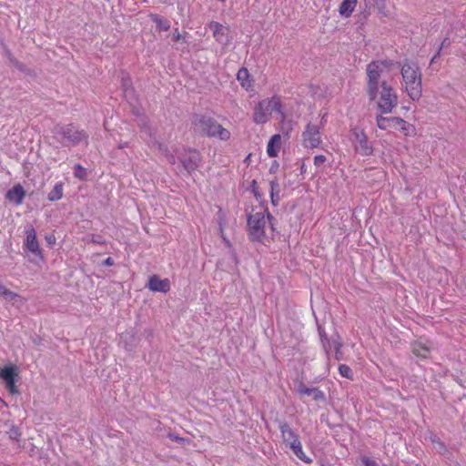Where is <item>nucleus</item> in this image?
I'll list each match as a JSON object with an SVG mask.
<instances>
[{"instance_id": "obj_19", "label": "nucleus", "mask_w": 466, "mask_h": 466, "mask_svg": "<svg viewBox=\"0 0 466 466\" xmlns=\"http://www.w3.org/2000/svg\"><path fill=\"white\" fill-rule=\"evenodd\" d=\"M237 80L239 82L241 87L245 90H249L253 86V79L246 67H241L237 73Z\"/></svg>"}, {"instance_id": "obj_37", "label": "nucleus", "mask_w": 466, "mask_h": 466, "mask_svg": "<svg viewBox=\"0 0 466 466\" xmlns=\"http://www.w3.org/2000/svg\"><path fill=\"white\" fill-rule=\"evenodd\" d=\"M21 436V433L19 432L18 430H15L12 433H11V438L16 440L17 441H19V437Z\"/></svg>"}, {"instance_id": "obj_16", "label": "nucleus", "mask_w": 466, "mask_h": 466, "mask_svg": "<svg viewBox=\"0 0 466 466\" xmlns=\"http://www.w3.org/2000/svg\"><path fill=\"white\" fill-rule=\"evenodd\" d=\"M25 191L21 184L15 185L11 189L6 192L5 198L10 202L15 205H21L24 201Z\"/></svg>"}, {"instance_id": "obj_41", "label": "nucleus", "mask_w": 466, "mask_h": 466, "mask_svg": "<svg viewBox=\"0 0 466 466\" xmlns=\"http://www.w3.org/2000/svg\"><path fill=\"white\" fill-rule=\"evenodd\" d=\"M125 147H127V143L119 145L118 148H124Z\"/></svg>"}, {"instance_id": "obj_21", "label": "nucleus", "mask_w": 466, "mask_h": 466, "mask_svg": "<svg viewBox=\"0 0 466 466\" xmlns=\"http://www.w3.org/2000/svg\"><path fill=\"white\" fill-rule=\"evenodd\" d=\"M358 0H344L339 7V13L343 17H350L355 10Z\"/></svg>"}, {"instance_id": "obj_18", "label": "nucleus", "mask_w": 466, "mask_h": 466, "mask_svg": "<svg viewBox=\"0 0 466 466\" xmlns=\"http://www.w3.org/2000/svg\"><path fill=\"white\" fill-rule=\"evenodd\" d=\"M412 353L421 359H427L431 353V345L427 341L416 340L412 344Z\"/></svg>"}, {"instance_id": "obj_25", "label": "nucleus", "mask_w": 466, "mask_h": 466, "mask_svg": "<svg viewBox=\"0 0 466 466\" xmlns=\"http://www.w3.org/2000/svg\"><path fill=\"white\" fill-rule=\"evenodd\" d=\"M157 149L158 153L167 158V160L171 164L174 165L176 163V157L175 156L170 152L167 145H164L162 143L157 144Z\"/></svg>"}, {"instance_id": "obj_3", "label": "nucleus", "mask_w": 466, "mask_h": 466, "mask_svg": "<svg viewBox=\"0 0 466 466\" xmlns=\"http://www.w3.org/2000/svg\"><path fill=\"white\" fill-rule=\"evenodd\" d=\"M400 66L404 90L411 100H419L422 93L420 67L415 62L408 59L400 63Z\"/></svg>"}, {"instance_id": "obj_31", "label": "nucleus", "mask_w": 466, "mask_h": 466, "mask_svg": "<svg viewBox=\"0 0 466 466\" xmlns=\"http://www.w3.org/2000/svg\"><path fill=\"white\" fill-rule=\"evenodd\" d=\"M339 372L344 378L352 379L351 369L346 364H340L339 366Z\"/></svg>"}, {"instance_id": "obj_20", "label": "nucleus", "mask_w": 466, "mask_h": 466, "mask_svg": "<svg viewBox=\"0 0 466 466\" xmlns=\"http://www.w3.org/2000/svg\"><path fill=\"white\" fill-rule=\"evenodd\" d=\"M289 448L292 451L294 455L301 461H303L307 464L312 463V459L309 458V456H307L303 451V447H302L300 439L295 442H291V444L289 446Z\"/></svg>"}, {"instance_id": "obj_40", "label": "nucleus", "mask_w": 466, "mask_h": 466, "mask_svg": "<svg viewBox=\"0 0 466 466\" xmlns=\"http://www.w3.org/2000/svg\"><path fill=\"white\" fill-rule=\"evenodd\" d=\"M105 264L107 265V266H112L113 265V259L111 258H107L105 260Z\"/></svg>"}, {"instance_id": "obj_13", "label": "nucleus", "mask_w": 466, "mask_h": 466, "mask_svg": "<svg viewBox=\"0 0 466 466\" xmlns=\"http://www.w3.org/2000/svg\"><path fill=\"white\" fill-rule=\"evenodd\" d=\"M147 287L153 292L167 293L170 290V281L168 279H160L157 275H152L148 279Z\"/></svg>"}, {"instance_id": "obj_6", "label": "nucleus", "mask_w": 466, "mask_h": 466, "mask_svg": "<svg viewBox=\"0 0 466 466\" xmlns=\"http://www.w3.org/2000/svg\"><path fill=\"white\" fill-rule=\"evenodd\" d=\"M56 134L59 137V140L66 146H76L82 142L87 144V133L74 124L56 127Z\"/></svg>"}, {"instance_id": "obj_23", "label": "nucleus", "mask_w": 466, "mask_h": 466, "mask_svg": "<svg viewBox=\"0 0 466 466\" xmlns=\"http://www.w3.org/2000/svg\"><path fill=\"white\" fill-rule=\"evenodd\" d=\"M383 114L377 116L376 122L377 126L381 130H386L390 127H393V123H395V119L397 116H390L386 117L382 116Z\"/></svg>"}, {"instance_id": "obj_27", "label": "nucleus", "mask_w": 466, "mask_h": 466, "mask_svg": "<svg viewBox=\"0 0 466 466\" xmlns=\"http://www.w3.org/2000/svg\"><path fill=\"white\" fill-rule=\"evenodd\" d=\"M151 20L157 25L158 30L160 31H167L170 28V23L167 20L163 19L158 15H150Z\"/></svg>"}, {"instance_id": "obj_15", "label": "nucleus", "mask_w": 466, "mask_h": 466, "mask_svg": "<svg viewBox=\"0 0 466 466\" xmlns=\"http://www.w3.org/2000/svg\"><path fill=\"white\" fill-rule=\"evenodd\" d=\"M282 147V137L279 134L273 135L267 144V155L269 157H277Z\"/></svg>"}, {"instance_id": "obj_10", "label": "nucleus", "mask_w": 466, "mask_h": 466, "mask_svg": "<svg viewBox=\"0 0 466 466\" xmlns=\"http://www.w3.org/2000/svg\"><path fill=\"white\" fill-rule=\"evenodd\" d=\"M201 162L200 153L194 149H187L185 150L182 157L181 163L184 168L187 172H192L196 170Z\"/></svg>"}, {"instance_id": "obj_29", "label": "nucleus", "mask_w": 466, "mask_h": 466, "mask_svg": "<svg viewBox=\"0 0 466 466\" xmlns=\"http://www.w3.org/2000/svg\"><path fill=\"white\" fill-rule=\"evenodd\" d=\"M0 295L5 296V297H10L11 299H18L21 302L25 301V298L19 296L17 293H15V292L9 290L7 288L3 286L1 283H0Z\"/></svg>"}, {"instance_id": "obj_36", "label": "nucleus", "mask_w": 466, "mask_h": 466, "mask_svg": "<svg viewBox=\"0 0 466 466\" xmlns=\"http://www.w3.org/2000/svg\"><path fill=\"white\" fill-rule=\"evenodd\" d=\"M173 39L175 41H180L183 39V35L180 34V32L178 31V29H175L174 33H173Z\"/></svg>"}, {"instance_id": "obj_33", "label": "nucleus", "mask_w": 466, "mask_h": 466, "mask_svg": "<svg viewBox=\"0 0 466 466\" xmlns=\"http://www.w3.org/2000/svg\"><path fill=\"white\" fill-rule=\"evenodd\" d=\"M361 461L364 466H379L375 461L366 456L361 458Z\"/></svg>"}, {"instance_id": "obj_28", "label": "nucleus", "mask_w": 466, "mask_h": 466, "mask_svg": "<svg viewBox=\"0 0 466 466\" xmlns=\"http://www.w3.org/2000/svg\"><path fill=\"white\" fill-rule=\"evenodd\" d=\"M318 330H319V335L320 343L322 345V348L325 350L326 354L329 355L330 341L328 338V335H327L324 328H322L321 326H319Z\"/></svg>"}, {"instance_id": "obj_1", "label": "nucleus", "mask_w": 466, "mask_h": 466, "mask_svg": "<svg viewBox=\"0 0 466 466\" xmlns=\"http://www.w3.org/2000/svg\"><path fill=\"white\" fill-rule=\"evenodd\" d=\"M394 62L389 59L375 60L367 66V95L370 100L378 99L377 106L381 114H389L398 105V96L386 81L380 82L382 75L390 73Z\"/></svg>"}, {"instance_id": "obj_24", "label": "nucleus", "mask_w": 466, "mask_h": 466, "mask_svg": "<svg viewBox=\"0 0 466 466\" xmlns=\"http://www.w3.org/2000/svg\"><path fill=\"white\" fill-rule=\"evenodd\" d=\"M270 186V200L273 206H277L280 200L279 197V184L277 180H271Z\"/></svg>"}, {"instance_id": "obj_7", "label": "nucleus", "mask_w": 466, "mask_h": 466, "mask_svg": "<svg viewBox=\"0 0 466 466\" xmlns=\"http://www.w3.org/2000/svg\"><path fill=\"white\" fill-rule=\"evenodd\" d=\"M302 146L307 149L319 148L322 145L320 127L313 123H308L301 134Z\"/></svg>"}, {"instance_id": "obj_35", "label": "nucleus", "mask_w": 466, "mask_h": 466, "mask_svg": "<svg viewBox=\"0 0 466 466\" xmlns=\"http://www.w3.org/2000/svg\"><path fill=\"white\" fill-rule=\"evenodd\" d=\"M46 241L49 246H53L56 243V237L54 235L46 236Z\"/></svg>"}, {"instance_id": "obj_14", "label": "nucleus", "mask_w": 466, "mask_h": 466, "mask_svg": "<svg viewBox=\"0 0 466 466\" xmlns=\"http://www.w3.org/2000/svg\"><path fill=\"white\" fill-rule=\"evenodd\" d=\"M279 429L282 441L287 447H289L291 442H295L300 439L299 435L286 421H280Z\"/></svg>"}, {"instance_id": "obj_17", "label": "nucleus", "mask_w": 466, "mask_h": 466, "mask_svg": "<svg viewBox=\"0 0 466 466\" xmlns=\"http://www.w3.org/2000/svg\"><path fill=\"white\" fill-rule=\"evenodd\" d=\"M393 128L402 133L405 137H414L416 135L415 126L401 117H396Z\"/></svg>"}, {"instance_id": "obj_39", "label": "nucleus", "mask_w": 466, "mask_h": 466, "mask_svg": "<svg viewBox=\"0 0 466 466\" xmlns=\"http://www.w3.org/2000/svg\"><path fill=\"white\" fill-rule=\"evenodd\" d=\"M307 172V167H306V165L304 162L301 163V166H300V174L301 175H304L306 174Z\"/></svg>"}, {"instance_id": "obj_12", "label": "nucleus", "mask_w": 466, "mask_h": 466, "mask_svg": "<svg viewBox=\"0 0 466 466\" xmlns=\"http://www.w3.org/2000/svg\"><path fill=\"white\" fill-rule=\"evenodd\" d=\"M208 26L213 31V36L217 42L223 45H228L229 43L228 27H226L220 23L215 21L210 22Z\"/></svg>"}, {"instance_id": "obj_38", "label": "nucleus", "mask_w": 466, "mask_h": 466, "mask_svg": "<svg viewBox=\"0 0 466 466\" xmlns=\"http://www.w3.org/2000/svg\"><path fill=\"white\" fill-rule=\"evenodd\" d=\"M340 349H341V344L338 343L336 346V359L337 360H340Z\"/></svg>"}, {"instance_id": "obj_4", "label": "nucleus", "mask_w": 466, "mask_h": 466, "mask_svg": "<svg viewBox=\"0 0 466 466\" xmlns=\"http://www.w3.org/2000/svg\"><path fill=\"white\" fill-rule=\"evenodd\" d=\"M273 113L280 115L282 117L285 116L282 97L278 94L261 99L255 104L252 120L257 125H264L271 119Z\"/></svg>"}, {"instance_id": "obj_11", "label": "nucleus", "mask_w": 466, "mask_h": 466, "mask_svg": "<svg viewBox=\"0 0 466 466\" xmlns=\"http://www.w3.org/2000/svg\"><path fill=\"white\" fill-rule=\"evenodd\" d=\"M26 238L25 241V247L33 254L43 257L42 250L39 247V243L36 238V232L33 226L28 227L25 229Z\"/></svg>"}, {"instance_id": "obj_9", "label": "nucleus", "mask_w": 466, "mask_h": 466, "mask_svg": "<svg viewBox=\"0 0 466 466\" xmlns=\"http://www.w3.org/2000/svg\"><path fill=\"white\" fill-rule=\"evenodd\" d=\"M19 377V369L16 365H7L0 369V379L3 380L6 390L12 394H19L16 382Z\"/></svg>"}, {"instance_id": "obj_8", "label": "nucleus", "mask_w": 466, "mask_h": 466, "mask_svg": "<svg viewBox=\"0 0 466 466\" xmlns=\"http://www.w3.org/2000/svg\"><path fill=\"white\" fill-rule=\"evenodd\" d=\"M351 140L355 150L362 156H371L373 154V147L370 144L365 131L359 127L350 129Z\"/></svg>"}, {"instance_id": "obj_2", "label": "nucleus", "mask_w": 466, "mask_h": 466, "mask_svg": "<svg viewBox=\"0 0 466 466\" xmlns=\"http://www.w3.org/2000/svg\"><path fill=\"white\" fill-rule=\"evenodd\" d=\"M274 220L266 206L253 207L247 221L249 239L266 246L270 244L278 234Z\"/></svg>"}, {"instance_id": "obj_26", "label": "nucleus", "mask_w": 466, "mask_h": 466, "mask_svg": "<svg viewBox=\"0 0 466 466\" xmlns=\"http://www.w3.org/2000/svg\"><path fill=\"white\" fill-rule=\"evenodd\" d=\"M63 198V184L61 182L56 183L53 189L48 194L49 201H57Z\"/></svg>"}, {"instance_id": "obj_34", "label": "nucleus", "mask_w": 466, "mask_h": 466, "mask_svg": "<svg viewBox=\"0 0 466 466\" xmlns=\"http://www.w3.org/2000/svg\"><path fill=\"white\" fill-rule=\"evenodd\" d=\"M91 240L96 244H104L106 242L100 235H93Z\"/></svg>"}, {"instance_id": "obj_5", "label": "nucleus", "mask_w": 466, "mask_h": 466, "mask_svg": "<svg viewBox=\"0 0 466 466\" xmlns=\"http://www.w3.org/2000/svg\"><path fill=\"white\" fill-rule=\"evenodd\" d=\"M194 125L209 137H218L223 141L230 138V132L210 116H198L194 121Z\"/></svg>"}, {"instance_id": "obj_32", "label": "nucleus", "mask_w": 466, "mask_h": 466, "mask_svg": "<svg viewBox=\"0 0 466 466\" xmlns=\"http://www.w3.org/2000/svg\"><path fill=\"white\" fill-rule=\"evenodd\" d=\"M327 161V157L324 155H317L314 157V165L319 167Z\"/></svg>"}, {"instance_id": "obj_30", "label": "nucleus", "mask_w": 466, "mask_h": 466, "mask_svg": "<svg viewBox=\"0 0 466 466\" xmlns=\"http://www.w3.org/2000/svg\"><path fill=\"white\" fill-rule=\"evenodd\" d=\"M74 174L76 177L85 179L86 176V168L82 167L80 164H76L74 167Z\"/></svg>"}, {"instance_id": "obj_22", "label": "nucleus", "mask_w": 466, "mask_h": 466, "mask_svg": "<svg viewBox=\"0 0 466 466\" xmlns=\"http://www.w3.org/2000/svg\"><path fill=\"white\" fill-rule=\"evenodd\" d=\"M299 392L301 395L312 396L315 400H324L325 398L323 391L317 388H308L306 386H300L299 388Z\"/></svg>"}]
</instances>
